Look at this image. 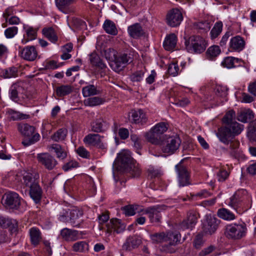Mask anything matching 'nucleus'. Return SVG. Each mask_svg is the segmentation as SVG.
<instances>
[{"instance_id": "nucleus-1", "label": "nucleus", "mask_w": 256, "mask_h": 256, "mask_svg": "<svg viewBox=\"0 0 256 256\" xmlns=\"http://www.w3.org/2000/svg\"><path fill=\"white\" fill-rule=\"evenodd\" d=\"M117 158L120 166L125 172L131 174L132 177L138 176L140 175L141 170L138 164L132 158L130 152L129 150H122L119 153Z\"/></svg>"}, {"instance_id": "nucleus-2", "label": "nucleus", "mask_w": 256, "mask_h": 256, "mask_svg": "<svg viewBox=\"0 0 256 256\" xmlns=\"http://www.w3.org/2000/svg\"><path fill=\"white\" fill-rule=\"evenodd\" d=\"M247 230L246 224L243 222H238L228 224L226 228L225 234L229 240H238L246 236Z\"/></svg>"}, {"instance_id": "nucleus-3", "label": "nucleus", "mask_w": 256, "mask_h": 256, "mask_svg": "<svg viewBox=\"0 0 256 256\" xmlns=\"http://www.w3.org/2000/svg\"><path fill=\"white\" fill-rule=\"evenodd\" d=\"M18 130L23 136L28 138L22 142L24 146L32 144L40 140V135L36 132V128L34 126L26 123H20L18 124Z\"/></svg>"}, {"instance_id": "nucleus-4", "label": "nucleus", "mask_w": 256, "mask_h": 256, "mask_svg": "<svg viewBox=\"0 0 256 256\" xmlns=\"http://www.w3.org/2000/svg\"><path fill=\"white\" fill-rule=\"evenodd\" d=\"M39 178V174L36 172H31L24 170L18 171L12 178L16 183H20L28 188L38 182Z\"/></svg>"}, {"instance_id": "nucleus-5", "label": "nucleus", "mask_w": 256, "mask_h": 256, "mask_svg": "<svg viewBox=\"0 0 256 256\" xmlns=\"http://www.w3.org/2000/svg\"><path fill=\"white\" fill-rule=\"evenodd\" d=\"M184 44L188 52L196 54L204 52L207 46L205 40L198 36H192L185 39Z\"/></svg>"}, {"instance_id": "nucleus-6", "label": "nucleus", "mask_w": 256, "mask_h": 256, "mask_svg": "<svg viewBox=\"0 0 256 256\" xmlns=\"http://www.w3.org/2000/svg\"><path fill=\"white\" fill-rule=\"evenodd\" d=\"M181 144V140L178 136H172L164 138L160 144L162 151L168 154H172L178 150Z\"/></svg>"}, {"instance_id": "nucleus-7", "label": "nucleus", "mask_w": 256, "mask_h": 256, "mask_svg": "<svg viewBox=\"0 0 256 256\" xmlns=\"http://www.w3.org/2000/svg\"><path fill=\"white\" fill-rule=\"evenodd\" d=\"M182 160L175 166L178 184L180 187L188 186L190 184V172L188 168L183 164Z\"/></svg>"}, {"instance_id": "nucleus-8", "label": "nucleus", "mask_w": 256, "mask_h": 256, "mask_svg": "<svg viewBox=\"0 0 256 256\" xmlns=\"http://www.w3.org/2000/svg\"><path fill=\"white\" fill-rule=\"evenodd\" d=\"M4 197V204L10 208L19 210L22 212L25 210L26 204L22 202L20 197L16 192H8L5 194Z\"/></svg>"}, {"instance_id": "nucleus-9", "label": "nucleus", "mask_w": 256, "mask_h": 256, "mask_svg": "<svg viewBox=\"0 0 256 256\" xmlns=\"http://www.w3.org/2000/svg\"><path fill=\"white\" fill-rule=\"evenodd\" d=\"M251 198L248 192L244 189L236 191L226 202V204L236 210L240 204L243 201Z\"/></svg>"}, {"instance_id": "nucleus-10", "label": "nucleus", "mask_w": 256, "mask_h": 256, "mask_svg": "<svg viewBox=\"0 0 256 256\" xmlns=\"http://www.w3.org/2000/svg\"><path fill=\"white\" fill-rule=\"evenodd\" d=\"M183 20V16L180 10L178 8L170 10L166 16V24L171 27L178 26Z\"/></svg>"}, {"instance_id": "nucleus-11", "label": "nucleus", "mask_w": 256, "mask_h": 256, "mask_svg": "<svg viewBox=\"0 0 256 256\" xmlns=\"http://www.w3.org/2000/svg\"><path fill=\"white\" fill-rule=\"evenodd\" d=\"M130 57L126 54L118 55L113 60L110 62L111 68L116 72L122 71L128 64Z\"/></svg>"}, {"instance_id": "nucleus-12", "label": "nucleus", "mask_w": 256, "mask_h": 256, "mask_svg": "<svg viewBox=\"0 0 256 256\" xmlns=\"http://www.w3.org/2000/svg\"><path fill=\"white\" fill-rule=\"evenodd\" d=\"M104 138L98 134H89L84 138L83 141L86 144L104 150L106 148V144L102 142Z\"/></svg>"}, {"instance_id": "nucleus-13", "label": "nucleus", "mask_w": 256, "mask_h": 256, "mask_svg": "<svg viewBox=\"0 0 256 256\" xmlns=\"http://www.w3.org/2000/svg\"><path fill=\"white\" fill-rule=\"evenodd\" d=\"M37 159L39 163L48 170H52L58 164L57 160L48 153L38 154Z\"/></svg>"}, {"instance_id": "nucleus-14", "label": "nucleus", "mask_w": 256, "mask_h": 256, "mask_svg": "<svg viewBox=\"0 0 256 256\" xmlns=\"http://www.w3.org/2000/svg\"><path fill=\"white\" fill-rule=\"evenodd\" d=\"M164 208V206L159 205L150 206L144 210V213L148 214L151 222H159L162 218L160 212Z\"/></svg>"}, {"instance_id": "nucleus-15", "label": "nucleus", "mask_w": 256, "mask_h": 256, "mask_svg": "<svg viewBox=\"0 0 256 256\" xmlns=\"http://www.w3.org/2000/svg\"><path fill=\"white\" fill-rule=\"evenodd\" d=\"M20 56L23 59L28 61L34 60L38 56V52L34 46H26L24 48L18 46Z\"/></svg>"}, {"instance_id": "nucleus-16", "label": "nucleus", "mask_w": 256, "mask_h": 256, "mask_svg": "<svg viewBox=\"0 0 256 256\" xmlns=\"http://www.w3.org/2000/svg\"><path fill=\"white\" fill-rule=\"evenodd\" d=\"M108 122L102 118H97L90 124L91 130L96 133H103L109 128Z\"/></svg>"}, {"instance_id": "nucleus-17", "label": "nucleus", "mask_w": 256, "mask_h": 256, "mask_svg": "<svg viewBox=\"0 0 256 256\" xmlns=\"http://www.w3.org/2000/svg\"><path fill=\"white\" fill-rule=\"evenodd\" d=\"M230 132L228 127L224 125L218 128L216 136L220 142L228 145L234 138Z\"/></svg>"}, {"instance_id": "nucleus-18", "label": "nucleus", "mask_w": 256, "mask_h": 256, "mask_svg": "<svg viewBox=\"0 0 256 256\" xmlns=\"http://www.w3.org/2000/svg\"><path fill=\"white\" fill-rule=\"evenodd\" d=\"M76 0H54L56 8L65 14L74 12V8L70 6Z\"/></svg>"}, {"instance_id": "nucleus-19", "label": "nucleus", "mask_w": 256, "mask_h": 256, "mask_svg": "<svg viewBox=\"0 0 256 256\" xmlns=\"http://www.w3.org/2000/svg\"><path fill=\"white\" fill-rule=\"evenodd\" d=\"M24 82H20L14 84L10 90V98L17 102L18 100L19 96L22 94L24 92Z\"/></svg>"}, {"instance_id": "nucleus-20", "label": "nucleus", "mask_w": 256, "mask_h": 256, "mask_svg": "<svg viewBox=\"0 0 256 256\" xmlns=\"http://www.w3.org/2000/svg\"><path fill=\"white\" fill-rule=\"evenodd\" d=\"M89 61L92 66L104 72L107 68L106 64L101 59L100 56L96 52H93L88 55Z\"/></svg>"}, {"instance_id": "nucleus-21", "label": "nucleus", "mask_w": 256, "mask_h": 256, "mask_svg": "<svg viewBox=\"0 0 256 256\" xmlns=\"http://www.w3.org/2000/svg\"><path fill=\"white\" fill-rule=\"evenodd\" d=\"M245 44L244 38L240 36H236L231 38L229 48L232 51L240 52L244 50Z\"/></svg>"}, {"instance_id": "nucleus-22", "label": "nucleus", "mask_w": 256, "mask_h": 256, "mask_svg": "<svg viewBox=\"0 0 256 256\" xmlns=\"http://www.w3.org/2000/svg\"><path fill=\"white\" fill-rule=\"evenodd\" d=\"M218 226L217 220L212 217L208 218L206 221L204 223L203 231L206 234H212L216 230Z\"/></svg>"}, {"instance_id": "nucleus-23", "label": "nucleus", "mask_w": 256, "mask_h": 256, "mask_svg": "<svg viewBox=\"0 0 256 256\" xmlns=\"http://www.w3.org/2000/svg\"><path fill=\"white\" fill-rule=\"evenodd\" d=\"M130 120L134 124H143L147 120V117L143 110L140 109L138 110H132L130 112Z\"/></svg>"}, {"instance_id": "nucleus-24", "label": "nucleus", "mask_w": 256, "mask_h": 256, "mask_svg": "<svg viewBox=\"0 0 256 256\" xmlns=\"http://www.w3.org/2000/svg\"><path fill=\"white\" fill-rule=\"evenodd\" d=\"M60 234L63 239L67 242H73L80 238L78 232L68 228H64L60 231Z\"/></svg>"}, {"instance_id": "nucleus-25", "label": "nucleus", "mask_w": 256, "mask_h": 256, "mask_svg": "<svg viewBox=\"0 0 256 256\" xmlns=\"http://www.w3.org/2000/svg\"><path fill=\"white\" fill-rule=\"evenodd\" d=\"M197 222L196 214L194 212H190L187 215V218L180 224V227L183 230L192 228Z\"/></svg>"}, {"instance_id": "nucleus-26", "label": "nucleus", "mask_w": 256, "mask_h": 256, "mask_svg": "<svg viewBox=\"0 0 256 256\" xmlns=\"http://www.w3.org/2000/svg\"><path fill=\"white\" fill-rule=\"evenodd\" d=\"M82 215L83 212L82 210L79 209L74 208L70 210V222L74 227L80 226L81 222L79 220V218L82 217Z\"/></svg>"}, {"instance_id": "nucleus-27", "label": "nucleus", "mask_w": 256, "mask_h": 256, "mask_svg": "<svg viewBox=\"0 0 256 256\" xmlns=\"http://www.w3.org/2000/svg\"><path fill=\"white\" fill-rule=\"evenodd\" d=\"M28 188H30V197L36 203L40 202L42 198V192L38 182Z\"/></svg>"}, {"instance_id": "nucleus-28", "label": "nucleus", "mask_w": 256, "mask_h": 256, "mask_svg": "<svg viewBox=\"0 0 256 256\" xmlns=\"http://www.w3.org/2000/svg\"><path fill=\"white\" fill-rule=\"evenodd\" d=\"M128 32L130 37L137 38L144 34V31L138 23H136L128 28Z\"/></svg>"}, {"instance_id": "nucleus-29", "label": "nucleus", "mask_w": 256, "mask_h": 256, "mask_svg": "<svg viewBox=\"0 0 256 256\" xmlns=\"http://www.w3.org/2000/svg\"><path fill=\"white\" fill-rule=\"evenodd\" d=\"M177 42V37L174 34L167 36L164 42L163 46L166 50H173L176 47Z\"/></svg>"}, {"instance_id": "nucleus-30", "label": "nucleus", "mask_w": 256, "mask_h": 256, "mask_svg": "<svg viewBox=\"0 0 256 256\" xmlns=\"http://www.w3.org/2000/svg\"><path fill=\"white\" fill-rule=\"evenodd\" d=\"M107 226L110 231L113 230L118 234L122 232L125 229V226L117 218L111 220Z\"/></svg>"}, {"instance_id": "nucleus-31", "label": "nucleus", "mask_w": 256, "mask_h": 256, "mask_svg": "<svg viewBox=\"0 0 256 256\" xmlns=\"http://www.w3.org/2000/svg\"><path fill=\"white\" fill-rule=\"evenodd\" d=\"M144 136L149 142L154 144H160L162 142L161 136L157 134L152 128L145 134Z\"/></svg>"}, {"instance_id": "nucleus-32", "label": "nucleus", "mask_w": 256, "mask_h": 256, "mask_svg": "<svg viewBox=\"0 0 256 256\" xmlns=\"http://www.w3.org/2000/svg\"><path fill=\"white\" fill-rule=\"evenodd\" d=\"M30 242L34 246L38 244L42 240L41 232L36 227H32L29 230Z\"/></svg>"}, {"instance_id": "nucleus-33", "label": "nucleus", "mask_w": 256, "mask_h": 256, "mask_svg": "<svg viewBox=\"0 0 256 256\" xmlns=\"http://www.w3.org/2000/svg\"><path fill=\"white\" fill-rule=\"evenodd\" d=\"M242 60L232 56L226 58L222 62V65L228 68H231L240 65Z\"/></svg>"}, {"instance_id": "nucleus-34", "label": "nucleus", "mask_w": 256, "mask_h": 256, "mask_svg": "<svg viewBox=\"0 0 256 256\" xmlns=\"http://www.w3.org/2000/svg\"><path fill=\"white\" fill-rule=\"evenodd\" d=\"M217 215L220 218L227 221L232 220L236 218L235 214L226 208H220Z\"/></svg>"}, {"instance_id": "nucleus-35", "label": "nucleus", "mask_w": 256, "mask_h": 256, "mask_svg": "<svg viewBox=\"0 0 256 256\" xmlns=\"http://www.w3.org/2000/svg\"><path fill=\"white\" fill-rule=\"evenodd\" d=\"M72 92V87L70 84H62L57 86L55 92L58 97H63L68 95Z\"/></svg>"}, {"instance_id": "nucleus-36", "label": "nucleus", "mask_w": 256, "mask_h": 256, "mask_svg": "<svg viewBox=\"0 0 256 256\" xmlns=\"http://www.w3.org/2000/svg\"><path fill=\"white\" fill-rule=\"evenodd\" d=\"M227 90L228 88L226 86L217 85L214 88V92L216 95L218 97H220L222 98V100H220V102H218V100L217 102H218V104H222L224 101L226 100V98L227 95Z\"/></svg>"}, {"instance_id": "nucleus-37", "label": "nucleus", "mask_w": 256, "mask_h": 256, "mask_svg": "<svg viewBox=\"0 0 256 256\" xmlns=\"http://www.w3.org/2000/svg\"><path fill=\"white\" fill-rule=\"evenodd\" d=\"M226 126L228 127L229 130L231 131L230 132L234 137L240 134L244 128L243 124H240L236 121Z\"/></svg>"}, {"instance_id": "nucleus-38", "label": "nucleus", "mask_w": 256, "mask_h": 256, "mask_svg": "<svg viewBox=\"0 0 256 256\" xmlns=\"http://www.w3.org/2000/svg\"><path fill=\"white\" fill-rule=\"evenodd\" d=\"M26 29V38H24L22 40V43L23 44H26L30 40H32L36 38L37 36V29L32 27L28 26L24 27Z\"/></svg>"}, {"instance_id": "nucleus-39", "label": "nucleus", "mask_w": 256, "mask_h": 256, "mask_svg": "<svg viewBox=\"0 0 256 256\" xmlns=\"http://www.w3.org/2000/svg\"><path fill=\"white\" fill-rule=\"evenodd\" d=\"M254 118V114L252 110H248L240 112L237 116L238 121L242 122H248Z\"/></svg>"}, {"instance_id": "nucleus-40", "label": "nucleus", "mask_w": 256, "mask_h": 256, "mask_svg": "<svg viewBox=\"0 0 256 256\" xmlns=\"http://www.w3.org/2000/svg\"><path fill=\"white\" fill-rule=\"evenodd\" d=\"M50 148L54 150L58 158L63 160L67 156L66 152L60 144H52Z\"/></svg>"}, {"instance_id": "nucleus-41", "label": "nucleus", "mask_w": 256, "mask_h": 256, "mask_svg": "<svg viewBox=\"0 0 256 256\" xmlns=\"http://www.w3.org/2000/svg\"><path fill=\"white\" fill-rule=\"evenodd\" d=\"M43 35L52 42H56L58 40V36L53 28H45L42 30Z\"/></svg>"}, {"instance_id": "nucleus-42", "label": "nucleus", "mask_w": 256, "mask_h": 256, "mask_svg": "<svg viewBox=\"0 0 256 256\" xmlns=\"http://www.w3.org/2000/svg\"><path fill=\"white\" fill-rule=\"evenodd\" d=\"M103 28L106 33L116 36L118 34V30L114 22L110 20H106L103 26Z\"/></svg>"}, {"instance_id": "nucleus-43", "label": "nucleus", "mask_w": 256, "mask_h": 256, "mask_svg": "<svg viewBox=\"0 0 256 256\" xmlns=\"http://www.w3.org/2000/svg\"><path fill=\"white\" fill-rule=\"evenodd\" d=\"M82 93L84 97H88L98 94H100V92L96 89L94 85L90 84L82 88Z\"/></svg>"}, {"instance_id": "nucleus-44", "label": "nucleus", "mask_w": 256, "mask_h": 256, "mask_svg": "<svg viewBox=\"0 0 256 256\" xmlns=\"http://www.w3.org/2000/svg\"><path fill=\"white\" fill-rule=\"evenodd\" d=\"M72 250L75 252H85L88 250V244L85 241L76 242L73 244Z\"/></svg>"}, {"instance_id": "nucleus-45", "label": "nucleus", "mask_w": 256, "mask_h": 256, "mask_svg": "<svg viewBox=\"0 0 256 256\" xmlns=\"http://www.w3.org/2000/svg\"><path fill=\"white\" fill-rule=\"evenodd\" d=\"M104 102V99L98 96H94L88 98L84 100V104L86 106H94L102 104Z\"/></svg>"}, {"instance_id": "nucleus-46", "label": "nucleus", "mask_w": 256, "mask_h": 256, "mask_svg": "<svg viewBox=\"0 0 256 256\" xmlns=\"http://www.w3.org/2000/svg\"><path fill=\"white\" fill-rule=\"evenodd\" d=\"M140 240L135 236L129 237L126 239L123 247L126 249H130L131 248H134L140 244Z\"/></svg>"}, {"instance_id": "nucleus-47", "label": "nucleus", "mask_w": 256, "mask_h": 256, "mask_svg": "<svg viewBox=\"0 0 256 256\" xmlns=\"http://www.w3.org/2000/svg\"><path fill=\"white\" fill-rule=\"evenodd\" d=\"M180 236L177 232H168L166 234V242L170 244L174 245L180 240Z\"/></svg>"}, {"instance_id": "nucleus-48", "label": "nucleus", "mask_w": 256, "mask_h": 256, "mask_svg": "<svg viewBox=\"0 0 256 256\" xmlns=\"http://www.w3.org/2000/svg\"><path fill=\"white\" fill-rule=\"evenodd\" d=\"M67 130L65 128H60L57 130L51 137L55 142H59L64 140L66 137Z\"/></svg>"}, {"instance_id": "nucleus-49", "label": "nucleus", "mask_w": 256, "mask_h": 256, "mask_svg": "<svg viewBox=\"0 0 256 256\" xmlns=\"http://www.w3.org/2000/svg\"><path fill=\"white\" fill-rule=\"evenodd\" d=\"M153 243L158 244L166 242V234L164 232L155 233L150 235Z\"/></svg>"}, {"instance_id": "nucleus-50", "label": "nucleus", "mask_w": 256, "mask_h": 256, "mask_svg": "<svg viewBox=\"0 0 256 256\" xmlns=\"http://www.w3.org/2000/svg\"><path fill=\"white\" fill-rule=\"evenodd\" d=\"M2 76L4 78L16 77L18 76L17 68L14 67H12L5 69L2 71Z\"/></svg>"}, {"instance_id": "nucleus-51", "label": "nucleus", "mask_w": 256, "mask_h": 256, "mask_svg": "<svg viewBox=\"0 0 256 256\" xmlns=\"http://www.w3.org/2000/svg\"><path fill=\"white\" fill-rule=\"evenodd\" d=\"M194 28L200 30V32H207L210 28V24L208 21L196 22L194 24Z\"/></svg>"}, {"instance_id": "nucleus-52", "label": "nucleus", "mask_w": 256, "mask_h": 256, "mask_svg": "<svg viewBox=\"0 0 256 256\" xmlns=\"http://www.w3.org/2000/svg\"><path fill=\"white\" fill-rule=\"evenodd\" d=\"M152 128L153 130H154L157 134L161 136L168 130V124L164 122H160Z\"/></svg>"}, {"instance_id": "nucleus-53", "label": "nucleus", "mask_w": 256, "mask_h": 256, "mask_svg": "<svg viewBox=\"0 0 256 256\" xmlns=\"http://www.w3.org/2000/svg\"><path fill=\"white\" fill-rule=\"evenodd\" d=\"M220 50L218 46H210L206 51V54L208 58H215L220 54Z\"/></svg>"}, {"instance_id": "nucleus-54", "label": "nucleus", "mask_w": 256, "mask_h": 256, "mask_svg": "<svg viewBox=\"0 0 256 256\" xmlns=\"http://www.w3.org/2000/svg\"><path fill=\"white\" fill-rule=\"evenodd\" d=\"M222 22H216L210 31L212 38H216L222 32Z\"/></svg>"}, {"instance_id": "nucleus-55", "label": "nucleus", "mask_w": 256, "mask_h": 256, "mask_svg": "<svg viewBox=\"0 0 256 256\" xmlns=\"http://www.w3.org/2000/svg\"><path fill=\"white\" fill-rule=\"evenodd\" d=\"M236 116L235 112L233 110L228 111L222 119V122L224 125L233 122V120Z\"/></svg>"}, {"instance_id": "nucleus-56", "label": "nucleus", "mask_w": 256, "mask_h": 256, "mask_svg": "<svg viewBox=\"0 0 256 256\" xmlns=\"http://www.w3.org/2000/svg\"><path fill=\"white\" fill-rule=\"evenodd\" d=\"M248 136L251 141L256 142V124L250 123L248 128Z\"/></svg>"}, {"instance_id": "nucleus-57", "label": "nucleus", "mask_w": 256, "mask_h": 256, "mask_svg": "<svg viewBox=\"0 0 256 256\" xmlns=\"http://www.w3.org/2000/svg\"><path fill=\"white\" fill-rule=\"evenodd\" d=\"M144 73V70H138L130 76V79L134 82H140L142 80Z\"/></svg>"}, {"instance_id": "nucleus-58", "label": "nucleus", "mask_w": 256, "mask_h": 256, "mask_svg": "<svg viewBox=\"0 0 256 256\" xmlns=\"http://www.w3.org/2000/svg\"><path fill=\"white\" fill-rule=\"evenodd\" d=\"M104 56L110 63L118 56V52L112 48H108L104 50Z\"/></svg>"}, {"instance_id": "nucleus-59", "label": "nucleus", "mask_w": 256, "mask_h": 256, "mask_svg": "<svg viewBox=\"0 0 256 256\" xmlns=\"http://www.w3.org/2000/svg\"><path fill=\"white\" fill-rule=\"evenodd\" d=\"M79 166L78 162L75 160H70L69 162L65 163L62 166V169L64 172H68L72 168H76Z\"/></svg>"}, {"instance_id": "nucleus-60", "label": "nucleus", "mask_w": 256, "mask_h": 256, "mask_svg": "<svg viewBox=\"0 0 256 256\" xmlns=\"http://www.w3.org/2000/svg\"><path fill=\"white\" fill-rule=\"evenodd\" d=\"M18 27L14 26L7 28L4 30V35L7 38H12L18 34Z\"/></svg>"}, {"instance_id": "nucleus-61", "label": "nucleus", "mask_w": 256, "mask_h": 256, "mask_svg": "<svg viewBox=\"0 0 256 256\" xmlns=\"http://www.w3.org/2000/svg\"><path fill=\"white\" fill-rule=\"evenodd\" d=\"M10 119L14 120H24L30 118V116L28 114H23L20 113V112L12 111L10 113Z\"/></svg>"}, {"instance_id": "nucleus-62", "label": "nucleus", "mask_w": 256, "mask_h": 256, "mask_svg": "<svg viewBox=\"0 0 256 256\" xmlns=\"http://www.w3.org/2000/svg\"><path fill=\"white\" fill-rule=\"evenodd\" d=\"M43 65L44 70H54L60 66L54 60H46L44 62Z\"/></svg>"}, {"instance_id": "nucleus-63", "label": "nucleus", "mask_w": 256, "mask_h": 256, "mask_svg": "<svg viewBox=\"0 0 256 256\" xmlns=\"http://www.w3.org/2000/svg\"><path fill=\"white\" fill-rule=\"evenodd\" d=\"M130 139L134 142V146L137 150H138L142 147V142L141 140L138 136L136 134H130Z\"/></svg>"}, {"instance_id": "nucleus-64", "label": "nucleus", "mask_w": 256, "mask_h": 256, "mask_svg": "<svg viewBox=\"0 0 256 256\" xmlns=\"http://www.w3.org/2000/svg\"><path fill=\"white\" fill-rule=\"evenodd\" d=\"M168 71V74L172 76H177L179 72V68L178 64L176 63L170 64Z\"/></svg>"}]
</instances>
